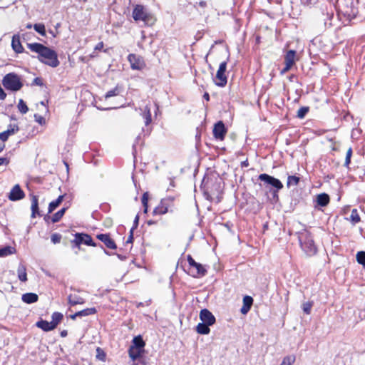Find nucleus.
Returning a JSON list of instances; mask_svg holds the SVG:
<instances>
[{
  "instance_id": "7",
  "label": "nucleus",
  "mask_w": 365,
  "mask_h": 365,
  "mask_svg": "<svg viewBox=\"0 0 365 365\" xmlns=\"http://www.w3.org/2000/svg\"><path fill=\"white\" fill-rule=\"evenodd\" d=\"M227 68V61L222 62L220 64L219 68L216 73V79L215 83L216 86L220 87H224L227 82V76H225V71Z\"/></svg>"
},
{
  "instance_id": "47",
  "label": "nucleus",
  "mask_w": 365,
  "mask_h": 365,
  "mask_svg": "<svg viewBox=\"0 0 365 365\" xmlns=\"http://www.w3.org/2000/svg\"><path fill=\"white\" fill-rule=\"evenodd\" d=\"M61 239V235L58 233H54L51 235V240L53 244L59 243Z\"/></svg>"
},
{
  "instance_id": "31",
  "label": "nucleus",
  "mask_w": 365,
  "mask_h": 365,
  "mask_svg": "<svg viewBox=\"0 0 365 365\" xmlns=\"http://www.w3.org/2000/svg\"><path fill=\"white\" fill-rule=\"evenodd\" d=\"M121 92L122 88L117 85L113 89L108 91L106 93L105 98L108 99L110 97L118 96Z\"/></svg>"
},
{
  "instance_id": "16",
  "label": "nucleus",
  "mask_w": 365,
  "mask_h": 365,
  "mask_svg": "<svg viewBox=\"0 0 365 365\" xmlns=\"http://www.w3.org/2000/svg\"><path fill=\"white\" fill-rule=\"evenodd\" d=\"M96 237L101 240L104 245L108 248L111 250H115L117 246L114 242V240L110 237L108 234H99L97 235Z\"/></svg>"
},
{
  "instance_id": "15",
  "label": "nucleus",
  "mask_w": 365,
  "mask_h": 365,
  "mask_svg": "<svg viewBox=\"0 0 365 365\" xmlns=\"http://www.w3.org/2000/svg\"><path fill=\"white\" fill-rule=\"evenodd\" d=\"M226 133V129L222 121L217 122L213 129V135L215 138L223 140Z\"/></svg>"
},
{
  "instance_id": "56",
  "label": "nucleus",
  "mask_w": 365,
  "mask_h": 365,
  "mask_svg": "<svg viewBox=\"0 0 365 365\" xmlns=\"http://www.w3.org/2000/svg\"><path fill=\"white\" fill-rule=\"evenodd\" d=\"M203 98L208 101L210 100V95L208 93L205 92L203 95Z\"/></svg>"
},
{
  "instance_id": "57",
  "label": "nucleus",
  "mask_w": 365,
  "mask_h": 365,
  "mask_svg": "<svg viewBox=\"0 0 365 365\" xmlns=\"http://www.w3.org/2000/svg\"><path fill=\"white\" fill-rule=\"evenodd\" d=\"M68 334V332L66 330H63L62 331H61V336L62 337H66Z\"/></svg>"
},
{
  "instance_id": "5",
  "label": "nucleus",
  "mask_w": 365,
  "mask_h": 365,
  "mask_svg": "<svg viewBox=\"0 0 365 365\" xmlns=\"http://www.w3.org/2000/svg\"><path fill=\"white\" fill-rule=\"evenodd\" d=\"M187 262L190 267L191 274L194 277H203L207 273V269L200 263L196 262L190 256H187Z\"/></svg>"
},
{
  "instance_id": "35",
  "label": "nucleus",
  "mask_w": 365,
  "mask_h": 365,
  "mask_svg": "<svg viewBox=\"0 0 365 365\" xmlns=\"http://www.w3.org/2000/svg\"><path fill=\"white\" fill-rule=\"evenodd\" d=\"M299 182V178L295 175H289L287 178V186L290 187L291 186L297 185Z\"/></svg>"
},
{
  "instance_id": "28",
  "label": "nucleus",
  "mask_w": 365,
  "mask_h": 365,
  "mask_svg": "<svg viewBox=\"0 0 365 365\" xmlns=\"http://www.w3.org/2000/svg\"><path fill=\"white\" fill-rule=\"evenodd\" d=\"M68 303L73 306V305H76V304H83L85 303V300L83 298L78 296V295H76V294H71L68 296Z\"/></svg>"
},
{
  "instance_id": "17",
  "label": "nucleus",
  "mask_w": 365,
  "mask_h": 365,
  "mask_svg": "<svg viewBox=\"0 0 365 365\" xmlns=\"http://www.w3.org/2000/svg\"><path fill=\"white\" fill-rule=\"evenodd\" d=\"M11 47L12 49L16 53H22L24 52V48L21 45L20 36L19 34H14L12 37L11 40Z\"/></svg>"
},
{
  "instance_id": "40",
  "label": "nucleus",
  "mask_w": 365,
  "mask_h": 365,
  "mask_svg": "<svg viewBox=\"0 0 365 365\" xmlns=\"http://www.w3.org/2000/svg\"><path fill=\"white\" fill-rule=\"evenodd\" d=\"M356 261L359 264L361 265H365V252L359 251L356 254Z\"/></svg>"
},
{
  "instance_id": "22",
  "label": "nucleus",
  "mask_w": 365,
  "mask_h": 365,
  "mask_svg": "<svg viewBox=\"0 0 365 365\" xmlns=\"http://www.w3.org/2000/svg\"><path fill=\"white\" fill-rule=\"evenodd\" d=\"M36 327L45 331H49L55 329L51 322H49L43 319L36 322Z\"/></svg>"
},
{
  "instance_id": "53",
  "label": "nucleus",
  "mask_w": 365,
  "mask_h": 365,
  "mask_svg": "<svg viewBox=\"0 0 365 365\" xmlns=\"http://www.w3.org/2000/svg\"><path fill=\"white\" fill-rule=\"evenodd\" d=\"M133 229L130 230V235L126 241L127 243H132L133 242Z\"/></svg>"
},
{
  "instance_id": "34",
  "label": "nucleus",
  "mask_w": 365,
  "mask_h": 365,
  "mask_svg": "<svg viewBox=\"0 0 365 365\" xmlns=\"http://www.w3.org/2000/svg\"><path fill=\"white\" fill-rule=\"evenodd\" d=\"M349 219L353 225H356L360 222L361 219H360L358 210L356 209H353L351 210Z\"/></svg>"
},
{
  "instance_id": "59",
  "label": "nucleus",
  "mask_w": 365,
  "mask_h": 365,
  "mask_svg": "<svg viewBox=\"0 0 365 365\" xmlns=\"http://www.w3.org/2000/svg\"><path fill=\"white\" fill-rule=\"evenodd\" d=\"M4 142L0 143V153L3 151L5 148Z\"/></svg>"
},
{
  "instance_id": "10",
  "label": "nucleus",
  "mask_w": 365,
  "mask_h": 365,
  "mask_svg": "<svg viewBox=\"0 0 365 365\" xmlns=\"http://www.w3.org/2000/svg\"><path fill=\"white\" fill-rule=\"evenodd\" d=\"M259 180H260L261 181L264 182L267 185H270L271 186L274 187L275 188L274 192H277L279 190H280L281 189L283 188V184L282 183V182L279 180H278L272 176H270L268 174H266V173L260 174L259 175Z\"/></svg>"
},
{
  "instance_id": "11",
  "label": "nucleus",
  "mask_w": 365,
  "mask_h": 365,
  "mask_svg": "<svg viewBox=\"0 0 365 365\" xmlns=\"http://www.w3.org/2000/svg\"><path fill=\"white\" fill-rule=\"evenodd\" d=\"M25 197L24 192L21 190L19 185H15L9 193L8 198L11 201H17Z\"/></svg>"
},
{
  "instance_id": "2",
  "label": "nucleus",
  "mask_w": 365,
  "mask_h": 365,
  "mask_svg": "<svg viewBox=\"0 0 365 365\" xmlns=\"http://www.w3.org/2000/svg\"><path fill=\"white\" fill-rule=\"evenodd\" d=\"M298 238L301 248L307 256L311 257L317 253V248L309 232L306 230L300 232Z\"/></svg>"
},
{
  "instance_id": "54",
  "label": "nucleus",
  "mask_w": 365,
  "mask_h": 365,
  "mask_svg": "<svg viewBox=\"0 0 365 365\" xmlns=\"http://www.w3.org/2000/svg\"><path fill=\"white\" fill-rule=\"evenodd\" d=\"M292 66H288V65L285 64L284 68L281 71L280 73L282 75L284 74L287 71H289L291 69Z\"/></svg>"
},
{
  "instance_id": "46",
  "label": "nucleus",
  "mask_w": 365,
  "mask_h": 365,
  "mask_svg": "<svg viewBox=\"0 0 365 365\" xmlns=\"http://www.w3.org/2000/svg\"><path fill=\"white\" fill-rule=\"evenodd\" d=\"M59 205L58 200H55L51 202L48 205V213L52 212Z\"/></svg>"
},
{
  "instance_id": "18",
  "label": "nucleus",
  "mask_w": 365,
  "mask_h": 365,
  "mask_svg": "<svg viewBox=\"0 0 365 365\" xmlns=\"http://www.w3.org/2000/svg\"><path fill=\"white\" fill-rule=\"evenodd\" d=\"M253 304V299L250 296H245L243 298V305L240 309V312L242 314H246Z\"/></svg>"
},
{
  "instance_id": "1",
  "label": "nucleus",
  "mask_w": 365,
  "mask_h": 365,
  "mask_svg": "<svg viewBox=\"0 0 365 365\" xmlns=\"http://www.w3.org/2000/svg\"><path fill=\"white\" fill-rule=\"evenodd\" d=\"M26 46L32 52L38 54L37 58L40 62L52 68L59 66L58 55L54 50L39 43H27Z\"/></svg>"
},
{
  "instance_id": "26",
  "label": "nucleus",
  "mask_w": 365,
  "mask_h": 365,
  "mask_svg": "<svg viewBox=\"0 0 365 365\" xmlns=\"http://www.w3.org/2000/svg\"><path fill=\"white\" fill-rule=\"evenodd\" d=\"M329 202V196L326 193H321L317 196V203L318 205L324 207Z\"/></svg>"
},
{
  "instance_id": "21",
  "label": "nucleus",
  "mask_w": 365,
  "mask_h": 365,
  "mask_svg": "<svg viewBox=\"0 0 365 365\" xmlns=\"http://www.w3.org/2000/svg\"><path fill=\"white\" fill-rule=\"evenodd\" d=\"M21 299L26 304H32L38 301V297L35 293L29 292L24 294L21 297Z\"/></svg>"
},
{
  "instance_id": "39",
  "label": "nucleus",
  "mask_w": 365,
  "mask_h": 365,
  "mask_svg": "<svg viewBox=\"0 0 365 365\" xmlns=\"http://www.w3.org/2000/svg\"><path fill=\"white\" fill-rule=\"evenodd\" d=\"M17 107H18L19 110L22 114L26 113L29 110V108H28L26 104L22 99L19 100Z\"/></svg>"
},
{
  "instance_id": "13",
  "label": "nucleus",
  "mask_w": 365,
  "mask_h": 365,
  "mask_svg": "<svg viewBox=\"0 0 365 365\" xmlns=\"http://www.w3.org/2000/svg\"><path fill=\"white\" fill-rule=\"evenodd\" d=\"M350 3L349 5H341L340 6V11L344 14V16L348 18H354L356 15V9L353 5V0H348Z\"/></svg>"
},
{
  "instance_id": "6",
  "label": "nucleus",
  "mask_w": 365,
  "mask_h": 365,
  "mask_svg": "<svg viewBox=\"0 0 365 365\" xmlns=\"http://www.w3.org/2000/svg\"><path fill=\"white\" fill-rule=\"evenodd\" d=\"M128 61L130 64L133 70L142 71L146 66V63L143 58L139 55L130 53L128 56Z\"/></svg>"
},
{
  "instance_id": "36",
  "label": "nucleus",
  "mask_w": 365,
  "mask_h": 365,
  "mask_svg": "<svg viewBox=\"0 0 365 365\" xmlns=\"http://www.w3.org/2000/svg\"><path fill=\"white\" fill-rule=\"evenodd\" d=\"M66 210V208L63 207V208L61 209L60 210H58L57 212H56L52 216V218H51L52 222L55 223V222H58L61 219V217L63 216Z\"/></svg>"
},
{
  "instance_id": "12",
  "label": "nucleus",
  "mask_w": 365,
  "mask_h": 365,
  "mask_svg": "<svg viewBox=\"0 0 365 365\" xmlns=\"http://www.w3.org/2000/svg\"><path fill=\"white\" fill-rule=\"evenodd\" d=\"M200 319L202 322L206 323L211 326L213 325L216 322L215 316L207 309H203L200 311Z\"/></svg>"
},
{
  "instance_id": "9",
  "label": "nucleus",
  "mask_w": 365,
  "mask_h": 365,
  "mask_svg": "<svg viewBox=\"0 0 365 365\" xmlns=\"http://www.w3.org/2000/svg\"><path fill=\"white\" fill-rule=\"evenodd\" d=\"M173 197L162 199L160 204L153 211L154 215H162L168 212V208L173 205Z\"/></svg>"
},
{
  "instance_id": "60",
  "label": "nucleus",
  "mask_w": 365,
  "mask_h": 365,
  "mask_svg": "<svg viewBox=\"0 0 365 365\" xmlns=\"http://www.w3.org/2000/svg\"><path fill=\"white\" fill-rule=\"evenodd\" d=\"M77 317H79V316H78V315H77V312H76V313H75L74 314L71 315V318L72 319H75Z\"/></svg>"
},
{
  "instance_id": "20",
  "label": "nucleus",
  "mask_w": 365,
  "mask_h": 365,
  "mask_svg": "<svg viewBox=\"0 0 365 365\" xmlns=\"http://www.w3.org/2000/svg\"><path fill=\"white\" fill-rule=\"evenodd\" d=\"M31 217L32 218L36 217V215H39L38 210V198L36 195H33L31 197Z\"/></svg>"
},
{
  "instance_id": "41",
  "label": "nucleus",
  "mask_w": 365,
  "mask_h": 365,
  "mask_svg": "<svg viewBox=\"0 0 365 365\" xmlns=\"http://www.w3.org/2000/svg\"><path fill=\"white\" fill-rule=\"evenodd\" d=\"M312 306H313V302H311V301L303 303L302 309H303L304 312L307 314H309L311 313Z\"/></svg>"
},
{
  "instance_id": "19",
  "label": "nucleus",
  "mask_w": 365,
  "mask_h": 365,
  "mask_svg": "<svg viewBox=\"0 0 365 365\" xmlns=\"http://www.w3.org/2000/svg\"><path fill=\"white\" fill-rule=\"evenodd\" d=\"M296 58V51L294 50H289L287 52L284 56V63L288 65V66H292L295 63Z\"/></svg>"
},
{
  "instance_id": "50",
  "label": "nucleus",
  "mask_w": 365,
  "mask_h": 365,
  "mask_svg": "<svg viewBox=\"0 0 365 365\" xmlns=\"http://www.w3.org/2000/svg\"><path fill=\"white\" fill-rule=\"evenodd\" d=\"M9 160L7 158H0V165H8Z\"/></svg>"
},
{
  "instance_id": "29",
  "label": "nucleus",
  "mask_w": 365,
  "mask_h": 365,
  "mask_svg": "<svg viewBox=\"0 0 365 365\" xmlns=\"http://www.w3.org/2000/svg\"><path fill=\"white\" fill-rule=\"evenodd\" d=\"M141 115L143 118L145 120V125H149L151 121V113H150V108L147 105L145 106L143 112L141 113Z\"/></svg>"
},
{
  "instance_id": "25",
  "label": "nucleus",
  "mask_w": 365,
  "mask_h": 365,
  "mask_svg": "<svg viewBox=\"0 0 365 365\" xmlns=\"http://www.w3.org/2000/svg\"><path fill=\"white\" fill-rule=\"evenodd\" d=\"M145 345V341H143L142 336L140 335L135 336L132 340L131 347H135L140 349H144V346Z\"/></svg>"
},
{
  "instance_id": "42",
  "label": "nucleus",
  "mask_w": 365,
  "mask_h": 365,
  "mask_svg": "<svg viewBox=\"0 0 365 365\" xmlns=\"http://www.w3.org/2000/svg\"><path fill=\"white\" fill-rule=\"evenodd\" d=\"M96 358L102 361H105L106 359V354L105 351L101 349L100 347H98L96 349Z\"/></svg>"
},
{
  "instance_id": "52",
  "label": "nucleus",
  "mask_w": 365,
  "mask_h": 365,
  "mask_svg": "<svg viewBox=\"0 0 365 365\" xmlns=\"http://www.w3.org/2000/svg\"><path fill=\"white\" fill-rule=\"evenodd\" d=\"M138 220H139V217H138V215H136L135 217L134 222H133V226L131 228V229H133V230L138 227Z\"/></svg>"
},
{
  "instance_id": "33",
  "label": "nucleus",
  "mask_w": 365,
  "mask_h": 365,
  "mask_svg": "<svg viewBox=\"0 0 365 365\" xmlns=\"http://www.w3.org/2000/svg\"><path fill=\"white\" fill-rule=\"evenodd\" d=\"M15 249L10 246L4 247L0 249V257H6L14 253Z\"/></svg>"
},
{
  "instance_id": "43",
  "label": "nucleus",
  "mask_w": 365,
  "mask_h": 365,
  "mask_svg": "<svg viewBox=\"0 0 365 365\" xmlns=\"http://www.w3.org/2000/svg\"><path fill=\"white\" fill-rule=\"evenodd\" d=\"M309 111V107H301L298 111H297V116L299 118H304V116L307 115V113H308Z\"/></svg>"
},
{
  "instance_id": "63",
  "label": "nucleus",
  "mask_w": 365,
  "mask_h": 365,
  "mask_svg": "<svg viewBox=\"0 0 365 365\" xmlns=\"http://www.w3.org/2000/svg\"><path fill=\"white\" fill-rule=\"evenodd\" d=\"M148 223V225H152V224H153L154 222H152V221H149Z\"/></svg>"
},
{
  "instance_id": "27",
  "label": "nucleus",
  "mask_w": 365,
  "mask_h": 365,
  "mask_svg": "<svg viewBox=\"0 0 365 365\" xmlns=\"http://www.w3.org/2000/svg\"><path fill=\"white\" fill-rule=\"evenodd\" d=\"M210 326L204 322L199 323L196 327V331L200 334H208L210 331Z\"/></svg>"
},
{
  "instance_id": "48",
  "label": "nucleus",
  "mask_w": 365,
  "mask_h": 365,
  "mask_svg": "<svg viewBox=\"0 0 365 365\" xmlns=\"http://www.w3.org/2000/svg\"><path fill=\"white\" fill-rule=\"evenodd\" d=\"M34 118L36 122H38L40 125H43L45 123V119L43 117L38 114H35Z\"/></svg>"
},
{
  "instance_id": "24",
  "label": "nucleus",
  "mask_w": 365,
  "mask_h": 365,
  "mask_svg": "<svg viewBox=\"0 0 365 365\" xmlns=\"http://www.w3.org/2000/svg\"><path fill=\"white\" fill-rule=\"evenodd\" d=\"M143 352L144 349H140L131 346H130L128 349V355L133 361H135L137 359H138Z\"/></svg>"
},
{
  "instance_id": "23",
  "label": "nucleus",
  "mask_w": 365,
  "mask_h": 365,
  "mask_svg": "<svg viewBox=\"0 0 365 365\" xmlns=\"http://www.w3.org/2000/svg\"><path fill=\"white\" fill-rule=\"evenodd\" d=\"M18 278L21 282H25L27 281L26 268L23 264H19L17 268Z\"/></svg>"
},
{
  "instance_id": "14",
  "label": "nucleus",
  "mask_w": 365,
  "mask_h": 365,
  "mask_svg": "<svg viewBox=\"0 0 365 365\" xmlns=\"http://www.w3.org/2000/svg\"><path fill=\"white\" fill-rule=\"evenodd\" d=\"M19 130V128L17 124H9L6 130L0 133V140L2 142L6 141L10 135L17 133Z\"/></svg>"
},
{
  "instance_id": "38",
  "label": "nucleus",
  "mask_w": 365,
  "mask_h": 365,
  "mask_svg": "<svg viewBox=\"0 0 365 365\" xmlns=\"http://www.w3.org/2000/svg\"><path fill=\"white\" fill-rule=\"evenodd\" d=\"M34 30L41 36H46V29L43 24H35L34 25Z\"/></svg>"
},
{
  "instance_id": "61",
  "label": "nucleus",
  "mask_w": 365,
  "mask_h": 365,
  "mask_svg": "<svg viewBox=\"0 0 365 365\" xmlns=\"http://www.w3.org/2000/svg\"><path fill=\"white\" fill-rule=\"evenodd\" d=\"M242 166H247L248 165V162L246 160V161H244L242 163Z\"/></svg>"
},
{
  "instance_id": "8",
  "label": "nucleus",
  "mask_w": 365,
  "mask_h": 365,
  "mask_svg": "<svg viewBox=\"0 0 365 365\" xmlns=\"http://www.w3.org/2000/svg\"><path fill=\"white\" fill-rule=\"evenodd\" d=\"M71 242L78 247L81 244L93 247L97 246L96 243L93 242L92 237L89 235L84 233H76L75 238Z\"/></svg>"
},
{
  "instance_id": "58",
  "label": "nucleus",
  "mask_w": 365,
  "mask_h": 365,
  "mask_svg": "<svg viewBox=\"0 0 365 365\" xmlns=\"http://www.w3.org/2000/svg\"><path fill=\"white\" fill-rule=\"evenodd\" d=\"M64 196L63 195H59L58 197V198L56 199V200H58V203L61 204V202L63 201V199Z\"/></svg>"
},
{
  "instance_id": "62",
  "label": "nucleus",
  "mask_w": 365,
  "mask_h": 365,
  "mask_svg": "<svg viewBox=\"0 0 365 365\" xmlns=\"http://www.w3.org/2000/svg\"><path fill=\"white\" fill-rule=\"evenodd\" d=\"M32 26H32L31 24H28L26 25V28H27V29H31Z\"/></svg>"
},
{
  "instance_id": "49",
  "label": "nucleus",
  "mask_w": 365,
  "mask_h": 365,
  "mask_svg": "<svg viewBox=\"0 0 365 365\" xmlns=\"http://www.w3.org/2000/svg\"><path fill=\"white\" fill-rule=\"evenodd\" d=\"M33 84L41 86H43V81L41 78L36 77L34 79Z\"/></svg>"
},
{
  "instance_id": "37",
  "label": "nucleus",
  "mask_w": 365,
  "mask_h": 365,
  "mask_svg": "<svg viewBox=\"0 0 365 365\" xmlns=\"http://www.w3.org/2000/svg\"><path fill=\"white\" fill-rule=\"evenodd\" d=\"M295 361V356L294 355H289L283 358L280 365H293Z\"/></svg>"
},
{
  "instance_id": "55",
  "label": "nucleus",
  "mask_w": 365,
  "mask_h": 365,
  "mask_svg": "<svg viewBox=\"0 0 365 365\" xmlns=\"http://www.w3.org/2000/svg\"><path fill=\"white\" fill-rule=\"evenodd\" d=\"M103 48V43L99 42L97 43V45L95 47V50H101Z\"/></svg>"
},
{
  "instance_id": "32",
  "label": "nucleus",
  "mask_w": 365,
  "mask_h": 365,
  "mask_svg": "<svg viewBox=\"0 0 365 365\" xmlns=\"http://www.w3.org/2000/svg\"><path fill=\"white\" fill-rule=\"evenodd\" d=\"M96 309L95 307L86 308L81 311L77 312V315L79 317H86L88 315H92L96 313Z\"/></svg>"
},
{
  "instance_id": "45",
  "label": "nucleus",
  "mask_w": 365,
  "mask_h": 365,
  "mask_svg": "<svg viewBox=\"0 0 365 365\" xmlns=\"http://www.w3.org/2000/svg\"><path fill=\"white\" fill-rule=\"evenodd\" d=\"M142 204L144 207V212H148V193L145 192L142 197Z\"/></svg>"
},
{
  "instance_id": "3",
  "label": "nucleus",
  "mask_w": 365,
  "mask_h": 365,
  "mask_svg": "<svg viewBox=\"0 0 365 365\" xmlns=\"http://www.w3.org/2000/svg\"><path fill=\"white\" fill-rule=\"evenodd\" d=\"M133 18L135 21H142L148 26H152L155 21L153 15L140 4H138L134 7Z\"/></svg>"
},
{
  "instance_id": "4",
  "label": "nucleus",
  "mask_w": 365,
  "mask_h": 365,
  "mask_svg": "<svg viewBox=\"0 0 365 365\" xmlns=\"http://www.w3.org/2000/svg\"><path fill=\"white\" fill-rule=\"evenodd\" d=\"M2 85L6 90L12 92L19 91L23 87L20 77L14 73H9L4 76L2 79Z\"/></svg>"
},
{
  "instance_id": "44",
  "label": "nucleus",
  "mask_w": 365,
  "mask_h": 365,
  "mask_svg": "<svg viewBox=\"0 0 365 365\" xmlns=\"http://www.w3.org/2000/svg\"><path fill=\"white\" fill-rule=\"evenodd\" d=\"M351 155H352V149H351V148H349L348 149V150L346 151L345 162H344V165L346 168L349 167V165L351 163Z\"/></svg>"
},
{
  "instance_id": "51",
  "label": "nucleus",
  "mask_w": 365,
  "mask_h": 365,
  "mask_svg": "<svg viewBox=\"0 0 365 365\" xmlns=\"http://www.w3.org/2000/svg\"><path fill=\"white\" fill-rule=\"evenodd\" d=\"M304 4L307 5H313L317 3L318 0H302Z\"/></svg>"
},
{
  "instance_id": "30",
  "label": "nucleus",
  "mask_w": 365,
  "mask_h": 365,
  "mask_svg": "<svg viewBox=\"0 0 365 365\" xmlns=\"http://www.w3.org/2000/svg\"><path fill=\"white\" fill-rule=\"evenodd\" d=\"M63 316L61 313L56 312L52 314L51 318L52 321L51 322L52 325H53L54 328L57 327V325L62 320Z\"/></svg>"
}]
</instances>
